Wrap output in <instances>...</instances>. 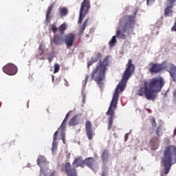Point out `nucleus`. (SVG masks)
<instances>
[{
	"label": "nucleus",
	"instance_id": "a211bd4d",
	"mask_svg": "<svg viewBox=\"0 0 176 176\" xmlns=\"http://www.w3.org/2000/svg\"><path fill=\"white\" fill-rule=\"evenodd\" d=\"M53 8H54V3L51 4L47 9V13H46V21L48 23H50V20L52 19V16H50V14H52V11L53 10Z\"/></svg>",
	"mask_w": 176,
	"mask_h": 176
},
{
	"label": "nucleus",
	"instance_id": "7c9ffc66",
	"mask_svg": "<svg viewBox=\"0 0 176 176\" xmlns=\"http://www.w3.org/2000/svg\"><path fill=\"white\" fill-rule=\"evenodd\" d=\"M57 135H58V131H56L54 134V139L53 141L56 142L57 141Z\"/></svg>",
	"mask_w": 176,
	"mask_h": 176
},
{
	"label": "nucleus",
	"instance_id": "9d476101",
	"mask_svg": "<svg viewBox=\"0 0 176 176\" xmlns=\"http://www.w3.org/2000/svg\"><path fill=\"white\" fill-rule=\"evenodd\" d=\"M3 71L7 75H16L17 74V67L12 63H9L3 67Z\"/></svg>",
	"mask_w": 176,
	"mask_h": 176
},
{
	"label": "nucleus",
	"instance_id": "bb28decb",
	"mask_svg": "<svg viewBox=\"0 0 176 176\" xmlns=\"http://www.w3.org/2000/svg\"><path fill=\"white\" fill-rule=\"evenodd\" d=\"M54 74H57V72H58V71H60V65L58 63H55L54 65Z\"/></svg>",
	"mask_w": 176,
	"mask_h": 176
},
{
	"label": "nucleus",
	"instance_id": "423d86ee",
	"mask_svg": "<svg viewBox=\"0 0 176 176\" xmlns=\"http://www.w3.org/2000/svg\"><path fill=\"white\" fill-rule=\"evenodd\" d=\"M173 160H176V146H168L166 147L162 160L164 168V174L170 173Z\"/></svg>",
	"mask_w": 176,
	"mask_h": 176
},
{
	"label": "nucleus",
	"instance_id": "aec40b11",
	"mask_svg": "<svg viewBox=\"0 0 176 176\" xmlns=\"http://www.w3.org/2000/svg\"><path fill=\"white\" fill-rule=\"evenodd\" d=\"M59 14L60 17H65L68 14V9L65 8H59Z\"/></svg>",
	"mask_w": 176,
	"mask_h": 176
},
{
	"label": "nucleus",
	"instance_id": "2eb2a0df",
	"mask_svg": "<svg viewBox=\"0 0 176 176\" xmlns=\"http://www.w3.org/2000/svg\"><path fill=\"white\" fill-rule=\"evenodd\" d=\"M82 119V115L76 114L75 115L69 122V126H77L79 124V120Z\"/></svg>",
	"mask_w": 176,
	"mask_h": 176
},
{
	"label": "nucleus",
	"instance_id": "4c0bfd02",
	"mask_svg": "<svg viewBox=\"0 0 176 176\" xmlns=\"http://www.w3.org/2000/svg\"><path fill=\"white\" fill-rule=\"evenodd\" d=\"M47 60H48L49 63H52V61H53V58L47 57Z\"/></svg>",
	"mask_w": 176,
	"mask_h": 176
},
{
	"label": "nucleus",
	"instance_id": "58836bf2",
	"mask_svg": "<svg viewBox=\"0 0 176 176\" xmlns=\"http://www.w3.org/2000/svg\"><path fill=\"white\" fill-rule=\"evenodd\" d=\"M72 46V45H67V48H69V47Z\"/></svg>",
	"mask_w": 176,
	"mask_h": 176
},
{
	"label": "nucleus",
	"instance_id": "f8f14e48",
	"mask_svg": "<svg viewBox=\"0 0 176 176\" xmlns=\"http://www.w3.org/2000/svg\"><path fill=\"white\" fill-rule=\"evenodd\" d=\"M37 164L41 167V168H45L47 164H49V162H47V160L43 155H38L37 158Z\"/></svg>",
	"mask_w": 176,
	"mask_h": 176
},
{
	"label": "nucleus",
	"instance_id": "f257e3e1",
	"mask_svg": "<svg viewBox=\"0 0 176 176\" xmlns=\"http://www.w3.org/2000/svg\"><path fill=\"white\" fill-rule=\"evenodd\" d=\"M135 71V67L133 65V60L129 59L128 63L126 64V68L123 73V76L121 81L118 83L117 87L115 89V93L113 96L112 100L110 103L108 111L106 113V115L109 116L108 118V130L112 129V124H113V119L115 118V109L118 107V101L119 100V94L126 87L127 85V81L129 78L133 75V73Z\"/></svg>",
	"mask_w": 176,
	"mask_h": 176
},
{
	"label": "nucleus",
	"instance_id": "393cba45",
	"mask_svg": "<svg viewBox=\"0 0 176 176\" xmlns=\"http://www.w3.org/2000/svg\"><path fill=\"white\" fill-rule=\"evenodd\" d=\"M156 135H157L158 137H161V135H163V129H162V126L159 125V126L157 127V129H156Z\"/></svg>",
	"mask_w": 176,
	"mask_h": 176
},
{
	"label": "nucleus",
	"instance_id": "20e7f679",
	"mask_svg": "<svg viewBox=\"0 0 176 176\" xmlns=\"http://www.w3.org/2000/svg\"><path fill=\"white\" fill-rule=\"evenodd\" d=\"M109 58H111V56L107 55L102 61H99L96 67L93 69L91 74V79H94L99 87H102V85H104L102 80L105 79V74L107 73V69H108V67H109L111 63Z\"/></svg>",
	"mask_w": 176,
	"mask_h": 176
},
{
	"label": "nucleus",
	"instance_id": "473e14b6",
	"mask_svg": "<svg viewBox=\"0 0 176 176\" xmlns=\"http://www.w3.org/2000/svg\"><path fill=\"white\" fill-rule=\"evenodd\" d=\"M94 63H96V62H93L92 59H91V60L88 62L87 67H90V65H93Z\"/></svg>",
	"mask_w": 176,
	"mask_h": 176
},
{
	"label": "nucleus",
	"instance_id": "6e6552de",
	"mask_svg": "<svg viewBox=\"0 0 176 176\" xmlns=\"http://www.w3.org/2000/svg\"><path fill=\"white\" fill-rule=\"evenodd\" d=\"M90 10V1L89 0H83L81 3V7L80 9V15L78 19V24H82L85 16L89 13V10Z\"/></svg>",
	"mask_w": 176,
	"mask_h": 176
},
{
	"label": "nucleus",
	"instance_id": "f03ea898",
	"mask_svg": "<svg viewBox=\"0 0 176 176\" xmlns=\"http://www.w3.org/2000/svg\"><path fill=\"white\" fill-rule=\"evenodd\" d=\"M166 81L162 76L154 77L150 82L144 80L136 91V95L140 97H146V100L155 101L157 96L155 93H160L164 87Z\"/></svg>",
	"mask_w": 176,
	"mask_h": 176
},
{
	"label": "nucleus",
	"instance_id": "79ce46f5",
	"mask_svg": "<svg viewBox=\"0 0 176 176\" xmlns=\"http://www.w3.org/2000/svg\"><path fill=\"white\" fill-rule=\"evenodd\" d=\"M82 101H83V103L85 104V98H83V100Z\"/></svg>",
	"mask_w": 176,
	"mask_h": 176
},
{
	"label": "nucleus",
	"instance_id": "f3484780",
	"mask_svg": "<svg viewBox=\"0 0 176 176\" xmlns=\"http://www.w3.org/2000/svg\"><path fill=\"white\" fill-rule=\"evenodd\" d=\"M54 43L55 45H60L64 42V36L63 34H55L53 38Z\"/></svg>",
	"mask_w": 176,
	"mask_h": 176
},
{
	"label": "nucleus",
	"instance_id": "a878e982",
	"mask_svg": "<svg viewBox=\"0 0 176 176\" xmlns=\"http://www.w3.org/2000/svg\"><path fill=\"white\" fill-rule=\"evenodd\" d=\"M56 151H57V142L53 141L52 147V152L53 155L56 153Z\"/></svg>",
	"mask_w": 176,
	"mask_h": 176
},
{
	"label": "nucleus",
	"instance_id": "ddd939ff",
	"mask_svg": "<svg viewBox=\"0 0 176 176\" xmlns=\"http://www.w3.org/2000/svg\"><path fill=\"white\" fill-rule=\"evenodd\" d=\"M45 49H46V47H45L43 45H41L38 47L37 53L36 54V58H38V60H45V57L43 56Z\"/></svg>",
	"mask_w": 176,
	"mask_h": 176
},
{
	"label": "nucleus",
	"instance_id": "4468645a",
	"mask_svg": "<svg viewBox=\"0 0 176 176\" xmlns=\"http://www.w3.org/2000/svg\"><path fill=\"white\" fill-rule=\"evenodd\" d=\"M63 41L66 45H73L74 41H75V35L74 34H67L63 36Z\"/></svg>",
	"mask_w": 176,
	"mask_h": 176
},
{
	"label": "nucleus",
	"instance_id": "a19ab883",
	"mask_svg": "<svg viewBox=\"0 0 176 176\" xmlns=\"http://www.w3.org/2000/svg\"><path fill=\"white\" fill-rule=\"evenodd\" d=\"M95 157H98V156L97 155V154L94 155Z\"/></svg>",
	"mask_w": 176,
	"mask_h": 176
},
{
	"label": "nucleus",
	"instance_id": "1a4fd4ad",
	"mask_svg": "<svg viewBox=\"0 0 176 176\" xmlns=\"http://www.w3.org/2000/svg\"><path fill=\"white\" fill-rule=\"evenodd\" d=\"M176 2V0H166V8L164 10V14L165 17H171L173 16V8H174V3Z\"/></svg>",
	"mask_w": 176,
	"mask_h": 176
},
{
	"label": "nucleus",
	"instance_id": "72a5a7b5",
	"mask_svg": "<svg viewBox=\"0 0 176 176\" xmlns=\"http://www.w3.org/2000/svg\"><path fill=\"white\" fill-rule=\"evenodd\" d=\"M61 137L63 144H65V135L63 134Z\"/></svg>",
	"mask_w": 176,
	"mask_h": 176
},
{
	"label": "nucleus",
	"instance_id": "412c9836",
	"mask_svg": "<svg viewBox=\"0 0 176 176\" xmlns=\"http://www.w3.org/2000/svg\"><path fill=\"white\" fill-rule=\"evenodd\" d=\"M69 117V113H67L65 116V119L63 120V123L61 124V125L59 127V130H62V131H64V130H65V125H64V123H65V122H67V119H68Z\"/></svg>",
	"mask_w": 176,
	"mask_h": 176
},
{
	"label": "nucleus",
	"instance_id": "4be33fe9",
	"mask_svg": "<svg viewBox=\"0 0 176 176\" xmlns=\"http://www.w3.org/2000/svg\"><path fill=\"white\" fill-rule=\"evenodd\" d=\"M88 23H89V19H85L83 24L81 26H80V32H83V31H85V30H86Z\"/></svg>",
	"mask_w": 176,
	"mask_h": 176
},
{
	"label": "nucleus",
	"instance_id": "5701e85b",
	"mask_svg": "<svg viewBox=\"0 0 176 176\" xmlns=\"http://www.w3.org/2000/svg\"><path fill=\"white\" fill-rule=\"evenodd\" d=\"M65 30H67V24H65V23H63L58 28L59 32L62 35H63V34H64Z\"/></svg>",
	"mask_w": 176,
	"mask_h": 176
},
{
	"label": "nucleus",
	"instance_id": "6ab92c4d",
	"mask_svg": "<svg viewBox=\"0 0 176 176\" xmlns=\"http://www.w3.org/2000/svg\"><path fill=\"white\" fill-rule=\"evenodd\" d=\"M101 156L102 162H108L109 159V151L107 149H104Z\"/></svg>",
	"mask_w": 176,
	"mask_h": 176
},
{
	"label": "nucleus",
	"instance_id": "9b49d317",
	"mask_svg": "<svg viewBox=\"0 0 176 176\" xmlns=\"http://www.w3.org/2000/svg\"><path fill=\"white\" fill-rule=\"evenodd\" d=\"M85 130L88 140L91 141V140H93V135H94V131H93V124H91V122L89 120L85 122Z\"/></svg>",
	"mask_w": 176,
	"mask_h": 176
},
{
	"label": "nucleus",
	"instance_id": "7ed1b4c3",
	"mask_svg": "<svg viewBox=\"0 0 176 176\" xmlns=\"http://www.w3.org/2000/svg\"><path fill=\"white\" fill-rule=\"evenodd\" d=\"M136 16L137 11L135 12L134 15H125L120 20V27L117 30V36H113L111 38V40L109 42V45H115V43H116V36L120 39L125 38L126 35H124V32H126L127 30L134 28Z\"/></svg>",
	"mask_w": 176,
	"mask_h": 176
},
{
	"label": "nucleus",
	"instance_id": "f704fd0d",
	"mask_svg": "<svg viewBox=\"0 0 176 176\" xmlns=\"http://www.w3.org/2000/svg\"><path fill=\"white\" fill-rule=\"evenodd\" d=\"M87 80H89V75H87L85 78V83H87Z\"/></svg>",
	"mask_w": 176,
	"mask_h": 176
},
{
	"label": "nucleus",
	"instance_id": "0eeeda50",
	"mask_svg": "<svg viewBox=\"0 0 176 176\" xmlns=\"http://www.w3.org/2000/svg\"><path fill=\"white\" fill-rule=\"evenodd\" d=\"M77 167H82V168H85V160H83L82 157L75 158L72 166L71 163L67 162L63 166L61 170L66 173L67 176H77Z\"/></svg>",
	"mask_w": 176,
	"mask_h": 176
},
{
	"label": "nucleus",
	"instance_id": "e433bc0d",
	"mask_svg": "<svg viewBox=\"0 0 176 176\" xmlns=\"http://www.w3.org/2000/svg\"><path fill=\"white\" fill-rule=\"evenodd\" d=\"M146 1H147V5H149L151 2H155V0H146Z\"/></svg>",
	"mask_w": 176,
	"mask_h": 176
},
{
	"label": "nucleus",
	"instance_id": "c9c22d12",
	"mask_svg": "<svg viewBox=\"0 0 176 176\" xmlns=\"http://www.w3.org/2000/svg\"><path fill=\"white\" fill-rule=\"evenodd\" d=\"M102 176H107V171L106 170H103L102 172Z\"/></svg>",
	"mask_w": 176,
	"mask_h": 176
},
{
	"label": "nucleus",
	"instance_id": "b1692460",
	"mask_svg": "<svg viewBox=\"0 0 176 176\" xmlns=\"http://www.w3.org/2000/svg\"><path fill=\"white\" fill-rule=\"evenodd\" d=\"M101 57H102V55L101 54V53L96 54L95 56L92 57L93 63H97V61H98V60H100V58H101Z\"/></svg>",
	"mask_w": 176,
	"mask_h": 176
},
{
	"label": "nucleus",
	"instance_id": "37998d69",
	"mask_svg": "<svg viewBox=\"0 0 176 176\" xmlns=\"http://www.w3.org/2000/svg\"><path fill=\"white\" fill-rule=\"evenodd\" d=\"M54 77H52V80H54Z\"/></svg>",
	"mask_w": 176,
	"mask_h": 176
},
{
	"label": "nucleus",
	"instance_id": "2f4dec72",
	"mask_svg": "<svg viewBox=\"0 0 176 176\" xmlns=\"http://www.w3.org/2000/svg\"><path fill=\"white\" fill-rule=\"evenodd\" d=\"M159 141V138L155 137V138H153L151 140V142H157Z\"/></svg>",
	"mask_w": 176,
	"mask_h": 176
},
{
	"label": "nucleus",
	"instance_id": "c756f323",
	"mask_svg": "<svg viewBox=\"0 0 176 176\" xmlns=\"http://www.w3.org/2000/svg\"><path fill=\"white\" fill-rule=\"evenodd\" d=\"M47 56L48 58H54V51H52L50 53H48L47 54Z\"/></svg>",
	"mask_w": 176,
	"mask_h": 176
},
{
	"label": "nucleus",
	"instance_id": "ea45409f",
	"mask_svg": "<svg viewBox=\"0 0 176 176\" xmlns=\"http://www.w3.org/2000/svg\"><path fill=\"white\" fill-rule=\"evenodd\" d=\"M89 34H86V38H89Z\"/></svg>",
	"mask_w": 176,
	"mask_h": 176
},
{
	"label": "nucleus",
	"instance_id": "dca6fc26",
	"mask_svg": "<svg viewBox=\"0 0 176 176\" xmlns=\"http://www.w3.org/2000/svg\"><path fill=\"white\" fill-rule=\"evenodd\" d=\"M85 165L87 167H89V168H91V170H94V159L90 157L84 160V167Z\"/></svg>",
	"mask_w": 176,
	"mask_h": 176
},
{
	"label": "nucleus",
	"instance_id": "c85d7f7f",
	"mask_svg": "<svg viewBox=\"0 0 176 176\" xmlns=\"http://www.w3.org/2000/svg\"><path fill=\"white\" fill-rule=\"evenodd\" d=\"M151 126L153 128H156V126H157V124H156V120H155V118L151 120Z\"/></svg>",
	"mask_w": 176,
	"mask_h": 176
},
{
	"label": "nucleus",
	"instance_id": "cd10ccee",
	"mask_svg": "<svg viewBox=\"0 0 176 176\" xmlns=\"http://www.w3.org/2000/svg\"><path fill=\"white\" fill-rule=\"evenodd\" d=\"M51 30L54 34H56V32H57V26H56V25H52Z\"/></svg>",
	"mask_w": 176,
	"mask_h": 176
},
{
	"label": "nucleus",
	"instance_id": "39448f33",
	"mask_svg": "<svg viewBox=\"0 0 176 176\" xmlns=\"http://www.w3.org/2000/svg\"><path fill=\"white\" fill-rule=\"evenodd\" d=\"M148 69L151 75L159 74L162 71L166 69L173 82H176V66L173 63H167L166 61H164L162 63L150 62Z\"/></svg>",
	"mask_w": 176,
	"mask_h": 176
}]
</instances>
